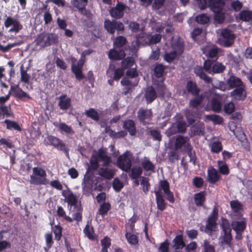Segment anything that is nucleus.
Masks as SVG:
<instances>
[{"mask_svg":"<svg viewBox=\"0 0 252 252\" xmlns=\"http://www.w3.org/2000/svg\"><path fill=\"white\" fill-rule=\"evenodd\" d=\"M127 242L131 245H136L138 242V237L136 235L130 232H126L125 234Z\"/></svg>","mask_w":252,"mask_h":252,"instance_id":"57","label":"nucleus"},{"mask_svg":"<svg viewBox=\"0 0 252 252\" xmlns=\"http://www.w3.org/2000/svg\"><path fill=\"white\" fill-rule=\"evenodd\" d=\"M4 26L6 29L9 28L8 32L17 33L21 31L23 27L20 21L16 18L12 16L5 15Z\"/></svg>","mask_w":252,"mask_h":252,"instance_id":"8","label":"nucleus"},{"mask_svg":"<svg viewBox=\"0 0 252 252\" xmlns=\"http://www.w3.org/2000/svg\"><path fill=\"white\" fill-rule=\"evenodd\" d=\"M6 125V128L9 130H15L18 131H22V128L18 124V123L15 121H11L8 119H5L3 122Z\"/></svg>","mask_w":252,"mask_h":252,"instance_id":"35","label":"nucleus"},{"mask_svg":"<svg viewBox=\"0 0 252 252\" xmlns=\"http://www.w3.org/2000/svg\"><path fill=\"white\" fill-rule=\"evenodd\" d=\"M58 127L62 132L63 131L66 134H73L74 133V131L71 126L66 125L64 123H60L58 125Z\"/></svg>","mask_w":252,"mask_h":252,"instance_id":"48","label":"nucleus"},{"mask_svg":"<svg viewBox=\"0 0 252 252\" xmlns=\"http://www.w3.org/2000/svg\"><path fill=\"white\" fill-rule=\"evenodd\" d=\"M220 227L222 230L223 234L221 237V243L222 245L230 247L232 241L231 228L228 220L224 218H221Z\"/></svg>","mask_w":252,"mask_h":252,"instance_id":"4","label":"nucleus"},{"mask_svg":"<svg viewBox=\"0 0 252 252\" xmlns=\"http://www.w3.org/2000/svg\"><path fill=\"white\" fill-rule=\"evenodd\" d=\"M0 114L3 117H14V113L11 110L10 106L1 105L0 106Z\"/></svg>","mask_w":252,"mask_h":252,"instance_id":"37","label":"nucleus"},{"mask_svg":"<svg viewBox=\"0 0 252 252\" xmlns=\"http://www.w3.org/2000/svg\"><path fill=\"white\" fill-rule=\"evenodd\" d=\"M222 150V145L219 141H214L211 145V151L213 153L218 154Z\"/></svg>","mask_w":252,"mask_h":252,"instance_id":"52","label":"nucleus"},{"mask_svg":"<svg viewBox=\"0 0 252 252\" xmlns=\"http://www.w3.org/2000/svg\"><path fill=\"white\" fill-rule=\"evenodd\" d=\"M112 186L116 191L119 192L123 188L124 184L119 178H116L113 180Z\"/></svg>","mask_w":252,"mask_h":252,"instance_id":"60","label":"nucleus"},{"mask_svg":"<svg viewBox=\"0 0 252 252\" xmlns=\"http://www.w3.org/2000/svg\"><path fill=\"white\" fill-rule=\"evenodd\" d=\"M47 139L49 142L48 145H52L57 150L63 152L67 158H69V148L62 140L53 135H48Z\"/></svg>","mask_w":252,"mask_h":252,"instance_id":"9","label":"nucleus"},{"mask_svg":"<svg viewBox=\"0 0 252 252\" xmlns=\"http://www.w3.org/2000/svg\"><path fill=\"white\" fill-rule=\"evenodd\" d=\"M246 222L244 220L232 221L231 223L232 229L235 232H244L246 228Z\"/></svg>","mask_w":252,"mask_h":252,"instance_id":"33","label":"nucleus"},{"mask_svg":"<svg viewBox=\"0 0 252 252\" xmlns=\"http://www.w3.org/2000/svg\"><path fill=\"white\" fill-rule=\"evenodd\" d=\"M207 118L212 121L215 124H221L223 122V118L220 115L211 114L206 116Z\"/></svg>","mask_w":252,"mask_h":252,"instance_id":"58","label":"nucleus"},{"mask_svg":"<svg viewBox=\"0 0 252 252\" xmlns=\"http://www.w3.org/2000/svg\"><path fill=\"white\" fill-rule=\"evenodd\" d=\"M62 227L60 225H56L52 228V231L55 235V239L59 241L62 237Z\"/></svg>","mask_w":252,"mask_h":252,"instance_id":"55","label":"nucleus"},{"mask_svg":"<svg viewBox=\"0 0 252 252\" xmlns=\"http://www.w3.org/2000/svg\"><path fill=\"white\" fill-rule=\"evenodd\" d=\"M84 233L85 235L90 240H94V237L93 235L94 230L93 226H90L89 224H87L84 229Z\"/></svg>","mask_w":252,"mask_h":252,"instance_id":"56","label":"nucleus"},{"mask_svg":"<svg viewBox=\"0 0 252 252\" xmlns=\"http://www.w3.org/2000/svg\"><path fill=\"white\" fill-rule=\"evenodd\" d=\"M129 7L122 2L118 1L116 6L111 7L109 12L110 15L115 19H120L124 17L125 11Z\"/></svg>","mask_w":252,"mask_h":252,"instance_id":"12","label":"nucleus"},{"mask_svg":"<svg viewBox=\"0 0 252 252\" xmlns=\"http://www.w3.org/2000/svg\"><path fill=\"white\" fill-rule=\"evenodd\" d=\"M21 81L25 84H29L31 76L27 73V70L24 69V66L22 65L20 67Z\"/></svg>","mask_w":252,"mask_h":252,"instance_id":"46","label":"nucleus"},{"mask_svg":"<svg viewBox=\"0 0 252 252\" xmlns=\"http://www.w3.org/2000/svg\"><path fill=\"white\" fill-rule=\"evenodd\" d=\"M239 19L244 22H249L252 20V11L243 10L239 13Z\"/></svg>","mask_w":252,"mask_h":252,"instance_id":"41","label":"nucleus"},{"mask_svg":"<svg viewBox=\"0 0 252 252\" xmlns=\"http://www.w3.org/2000/svg\"><path fill=\"white\" fill-rule=\"evenodd\" d=\"M58 106L60 109L67 110L71 106V98L68 97L66 94L61 95L58 97Z\"/></svg>","mask_w":252,"mask_h":252,"instance_id":"21","label":"nucleus"},{"mask_svg":"<svg viewBox=\"0 0 252 252\" xmlns=\"http://www.w3.org/2000/svg\"><path fill=\"white\" fill-rule=\"evenodd\" d=\"M153 117V112L151 109H143L141 108L137 112V117L139 121L143 125L150 124Z\"/></svg>","mask_w":252,"mask_h":252,"instance_id":"13","label":"nucleus"},{"mask_svg":"<svg viewBox=\"0 0 252 252\" xmlns=\"http://www.w3.org/2000/svg\"><path fill=\"white\" fill-rule=\"evenodd\" d=\"M142 169L141 167L135 166L131 169V173L129 174L132 179H138L142 174Z\"/></svg>","mask_w":252,"mask_h":252,"instance_id":"40","label":"nucleus"},{"mask_svg":"<svg viewBox=\"0 0 252 252\" xmlns=\"http://www.w3.org/2000/svg\"><path fill=\"white\" fill-rule=\"evenodd\" d=\"M193 200L197 206L203 207L206 201V192L205 191H201L199 192L195 193L193 196Z\"/></svg>","mask_w":252,"mask_h":252,"instance_id":"29","label":"nucleus"},{"mask_svg":"<svg viewBox=\"0 0 252 252\" xmlns=\"http://www.w3.org/2000/svg\"><path fill=\"white\" fill-rule=\"evenodd\" d=\"M90 163V165L88 166L85 174V178L88 180L93 177V171L97 170L99 167L98 158L97 155L92 156Z\"/></svg>","mask_w":252,"mask_h":252,"instance_id":"14","label":"nucleus"},{"mask_svg":"<svg viewBox=\"0 0 252 252\" xmlns=\"http://www.w3.org/2000/svg\"><path fill=\"white\" fill-rule=\"evenodd\" d=\"M65 199L67 204L70 206H73L74 208L81 206L80 203H77V198L72 192L69 193Z\"/></svg>","mask_w":252,"mask_h":252,"instance_id":"34","label":"nucleus"},{"mask_svg":"<svg viewBox=\"0 0 252 252\" xmlns=\"http://www.w3.org/2000/svg\"><path fill=\"white\" fill-rule=\"evenodd\" d=\"M150 135L152 137L153 140L160 141L162 140V135L160 131L157 129H152L149 131Z\"/></svg>","mask_w":252,"mask_h":252,"instance_id":"59","label":"nucleus"},{"mask_svg":"<svg viewBox=\"0 0 252 252\" xmlns=\"http://www.w3.org/2000/svg\"><path fill=\"white\" fill-rule=\"evenodd\" d=\"M209 17L205 14H201L195 17V21L199 24H205L209 22Z\"/></svg>","mask_w":252,"mask_h":252,"instance_id":"61","label":"nucleus"},{"mask_svg":"<svg viewBox=\"0 0 252 252\" xmlns=\"http://www.w3.org/2000/svg\"><path fill=\"white\" fill-rule=\"evenodd\" d=\"M224 2L222 0H209V7L215 13V21L218 24L224 22L225 16L222 12Z\"/></svg>","mask_w":252,"mask_h":252,"instance_id":"2","label":"nucleus"},{"mask_svg":"<svg viewBox=\"0 0 252 252\" xmlns=\"http://www.w3.org/2000/svg\"><path fill=\"white\" fill-rule=\"evenodd\" d=\"M126 56L125 52L123 49L117 50L115 49H110L108 53V57L112 60H122Z\"/></svg>","mask_w":252,"mask_h":252,"instance_id":"24","label":"nucleus"},{"mask_svg":"<svg viewBox=\"0 0 252 252\" xmlns=\"http://www.w3.org/2000/svg\"><path fill=\"white\" fill-rule=\"evenodd\" d=\"M144 96L147 104L151 103L157 98V93L153 86H149L147 88Z\"/></svg>","mask_w":252,"mask_h":252,"instance_id":"22","label":"nucleus"},{"mask_svg":"<svg viewBox=\"0 0 252 252\" xmlns=\"http://www.w3.org/2000/svg\"><path fill=\"white\" fill-rule=\"evenodd\" d=\"M220 176L216 169L213 167L211 169H208L207 178L210 183L215 184L220 179Z\"/></svg>","mask_w":252,"mask_h":252,"instance_id":"28","label":"nucleus"},{"mask_svg":"<svg viewBox=\"0 0 252 252\" xmlns=\"http://www.w3.org/2000/svg\"><path fill=\"white\" fill-rule=\"evenodd\" d=\"M172 243V248L176 251L178 250H182L185 247L186 243L183 234L176 235L173 240Z\"/></svg>","mask_w":252,"mask_h":252,"instance_id":"23","label":"nucleus"},{"mask_svg":"<svg viewBox=\"0 0 252 252\" xmlns=\"http://www.w3.org/2000/svg\"><path fill=\"white\" fill-rule=\"evenodd\" d=\"M218 219V211L216 208H214L208 216L206 220V225L204 228V232L212 234V233L216 231L217 229V221Z\"/></svg>","mask_w":252,"mask_h":252,"instance_id":"7","label":"nucleus"},{"mask_svg":"<svg viewBox=\"0 0 252 252\" xmlns=\"http://www.w3.org/2000/svg\"><path fill=\"white\" fill-rule=\"evenodd\" d=\"M212 109L216 112H220L221 109V103L217 97H213L210 101Z\"/></svg>","mask_w":252,"mask_h":252,"instance_id":"43","label":"nucleus"},{"mask_svg":"<svg viewBox=\"0 0 252 252\" xmlns=\"http://www.w3.org/2000/svg\"><path fill=\"white\" fill-rule=\"evenodd\" d=\"M217 163L220 173L222 175H227L229 173L228 166L224 160H218Z\"/></svg>","mask_w":252,"mask_h":252,"instance_id":"36","label":"nucleus"},{"mask_svg":"<svg viewBox=\"0 0 252 252\" xmlns=\"http://www.w3.org/2000/svg\"><path fill=\"white\" fill-rule=\"evenodd\" d=\"M157 208L160 211H164L166 208V203L160 190L155 191Z\"/></svg>","mask_w":252,"mask_h":252,"instance_id":"25","label":"nucleus"},{"mask_svg":"<svg viewBox=\"0 0 252 252\" xmlns=\"http://www.w3.org/2000/svg\"><path fill=\"white\" fill-rule=\"evenodd\" d=\"M85 177L84 179V182L82 184L83 194L89 195L93 191V186L89 182L85 181Z\"/></svg>","mask_w":252,"mask_h":252,"instance_id":"49","label":"nucleus"},{"mask_svg":"<svg viewBox=\"0 0 252 252\" xmlns=\"http://www.w3.org/2000/svg\"><path fill=\"white\" fill-rule=\"evenodd\" d=\"M58 42L59 37L57 34L46 32H43L37 34L33 41L35 46H39L40 49L52 45H56Z\"/></svg>","mask_w":252,"mask_h":252,"instance_id":"1","label":"nucleus"},{"mask_svg":"<svg viewBox=\"0 0 252 252\" xmlns=\"http://www.w3.org/2000/svg\"><path fill=\"white\" fill-rule=\"evenodd\" d=\"M134 63V60L132 57H127L121 62V68L125 69L131 68Z\"/></svg>","mask_w":252,"mask_h":252,"instance_id":"44","label":"nucleus"},{"mask_svg":"<svg viewBox=\"0 0 252 252\" xmlns=\"http://www.w3.org/2000/svg\"><path fill=\"white\" fill-rule=\"evenodd\" d=\"M225 68V66L222 63L217 62L214 63L212 66L211 74L221 73L224 71Z\"/></svg>","mask_w":252,"mask_h":252,"instance_id":"38","label":"nucleus"},{"mask_svg":"<svg viewBox=\"0 0 252 252\" xmlns=\"http://www.w3.org/2000/svg\"><path fill=\"white\" fill-rule=\"evenodd\" d=\"M111 206L109 202H103L100 206L98 209V214L103 216L107 214L108 211L111 209Z\"/></svg>","mask_w":252,"mask_h":252,"instance_id":"51","label":"nucleus"},{"mask_svg":"<svg viewBox=\"0 0 252 252\" xmlns=\"http://www.w3.org/2000/svg\"><path fill=\"white\" fill-rule=\"evenodd\" d=\"M85 114L87 117L90 118L95 121H98L100 119V116L98 113L93 108L86 110Z\"/></svg>","mask_w":252,"mask_h":252,"instance_id":"39","label":"nucleus"},{"mask_svg":"<svg viewBox=\"0 0 252 252\" xmlns=\"http://www.w3.org/2000/svg\"><path fill=\"white\" fill-rule=\"evenodd\" d=\"M235 38V34L230 30L223 29L219 39V44L224 47H229L233 44Z\"/></svg>","mask_w":252,"mask_h":252,"instance_id":"10","label":"nucleus"},{"mask_svg":"<svg viewBox=\"0 0 252 252\" xmlns=\"http://www.w3.org/2000/svg\"><path fill=\"white\" fill-rule=\"evenodd\" d=\"M123 128L128 132L131 136H134L136 133L135 122L132 120H126L123 122Z\"/></svg>","mask_w":252,"mask_h":252,"instance_id":"19","label":"nucleus"},{"mask_svg":"<svg viewBox=\"0 0 252 252\" xmlns=\"http://www.w3.org/2000/svg\"><path fill=\"white\" fill-rule=\"evenodd\" d=\"M173 48L177 54H181L184 51V46L182 42L177 41L173 44Z\"/></svg>","mask_w":252,"mask_h":252,"instance_id":"63","label":"nucleus"},{"mask_svg":"<svg viewBox=\"0 0 252 252\" xmlns=\"http://www.w3.org/2000/svg\"><path fill=\"white\" fill-rule=\"evenodd\" d=\"M231 96L234 99L239 101L244 100L247 97L246 86L245 84L235 88L230 92Z\"/></svg>","mask_w":252,"mask_h":252,"instance_id":"15","label":"nucleus"},{"mask_svg":"<svg viewBox=\"0 0 252 252\" xmlns=\"http://www.w3.org/2000/svg\"><path fill=\"white\" fill-rule=\"evenodd\" d=\"M194 96L195 97L190 100L189 106L193 108H197L202 103L204 96L202 94Z\"/></svg>","mask_w":252,"mask_h":252,"instance_id":"31","label":"nucleus"},{"mask_svg":"<svg viewBox=\"0 0 252 252\" xmlns=\"http://www.w3.org/2000/svg\"><path fill=\"white\" fill-rule=\"evenodd\" d=\"M150 34H147L145 32H141L138 34L136 36V40L134 41L135 44L137 46L143 45H150L148 42V40L150 38Z\"/></svg>","mask_w":252,"mask_h":252,"instance_id":"26","label":"nucleus"},{"mask_svg":"<svg viewBox=\"0 0 252 252\" xmlns=\"http://www.w3.org/2000/svg\"><path fill=\"white\" fill-rule=\"evenodd\" d=\"M191 132L192 136L203 135L204 133V127L200 125H193L191 128Z\"/></svg>","mask_w":252,"mask_h":252,"instance_id":"47","label":"nucleus"},{"mask_svg":"<svg viewBox=\"0 0 252 252\" xmlns=\"http://www.w3.org/2000/svg\"><path fill=\"white\" fill-rule=\"evenodd\" d=\"M32 170L34 175H31L30 183L35 185H46V173L45 170L38 167H33Z\"/></svg>","mask_w":252,"mask_h":252,"instance_id":"6","label":"nucleus"},{"mask_svg":"<svg viewBox=\"0 0 252 252\" xmlns=\"http://www.w3.org/2000/svg\"><path fill=\"white\" fill-rule=\"evenodd\" d=\"M141 178V185L142 186L143 192L146 194L148 193L151 186L149 179L148 177H142Z\"/></svg>","mask_w":252,"mask_h":252,"instance_id":"53","label":"nucleus"},{"mask_svg":"<svg viewBox=\"0 0 252 252\" xmlns=\"http://www.w3.org/2000/svg\"><path fill=\"white\" fill-rule=\"evenodd\" d=\"M186 89L189 94H190L192 95H197L200 92V89L196 83L191 80L187 82Z\"/></svg>","mask_w":252,"mask_h":252,"instance_id":"27","label":"nucleus"},{"mask_svg":"<svg viewBox=\"0 0 252 252\" xmlns=\"http://www.w3.org/2000/svg\"><path fill=\"white\" fill-rule=\"evenodd\" d=\"M96 155L98 159H100L103 162V166H107L111 163V158L107 155V152L105 149L103 148L99 149Z\"/></svg>","mask_w":252,"mask_h":252,"instance_id":"16","label":"nucleus"},{"mask_svg":"<svg viewBox=\"0 0 252 252\" xmlns=\"http://www.w3.org/2000/svg\"><path fill=\"white\" fill-rule=\"evenodd\" d=\"M141 165L145 171L155 172V166L149 159H144L142 161Z\"/></svg>","mask_w":252,"mask_h":252,"instance_id":"50","label":"nucleus"},{"mask_svg":"<svg viewBox=\"0 0 252 252\" xmlns=\"http://www.w3.org/2000/svg\"><path fill=\"white\" fill-rule=\"evenodd\" d=\"M205 70L202 66H196L194 68V73L206 84L212 83V78L208 76L205 72Z\"/></svg>","mask_w":252,"mask_h":252,"instance_id":"18","label":"nucleus"},{"mask_svg":"<svg viewBox=\"0 0 252 252\" xmlns=\"http://www.w3.org/2000/svg\"><path fill=\"white\" fill-rule=\"evenodd\" d=\"M86 54L85 52L82 53L80 59L78 60L77 64H71V71L75 75L76 78L80 81L85 78V76L82 72L83 66L85 63Z\"/></svg>","mask_w":252,"mask_h":252,"instance_id":"11","label":"nucleus"},{"mask_svg":"<svg viewBox=\"0 0 252 252\" xmlns=\"http://www.w3.org/2000/svg\"><path fill=\"white\" fill-rule=\"evenodd\" d=\"M185 151L189 157V162H192L194 165H195L196 157L190 143H187L185 145Z\"/></svg>","mask_w":252,"mask_h":252,"instance_id":"32","label":"nucleus"},{"mask_svg":"<svg viewBox=\"0 0 252 252\" xmlns=\"http://www.w3.org/2000/svg\"><path fill=\"white\" fill-rule=\"evenodd\" d=\"M98 173L101 177L107 180H111L115 175V170L112 168L104 166L99 168Z\"/></svg>","mask_w":252,"mask_h":252,"instance_id":"20","label":"nucleus"},{"mask_svg":"<svg viewBox=\"0 0 252 252\" xmlns=\"http://www.w3.org/2000/svg\"><path fill=\"white\" fill-rule=\"evenodd\" d=\"M165 68L161 64H158L154 69V74L157 78L161 77L164 72Z\"/></svg>","mask_w":252,"mask_h":252,"instance_id":"54","label":"nucleus"},{"mask_svg":"<svg viewBox=\"0 0 252 252\" xmlns=\"http://www.w3.org/2000/svg\"><path fill=\"white\" fill-rule=\"evenodd\" d=\"M204 252H215V247L206 239L203 241Z\"/></svg>","mask_w":252,"mask_h":252,"instance_id":"64","label":"nucleus"},{"mask_svg":"<svg viewBox=\"0 0 252 252\" xmlns=\"http://www.w3.org/2000/svg\"><path fill=\"white\" fill-rule=\"evenodd\" d=\"M132 155L131 152L126 151L117 158V166L124 171L129 172L132 166Z\"/></svg>","mask_w":252,"mask_h":252,"instance_id":"5","label":"nucleus"},{"mask_svg":"<svg viewBox=\"0 0 252 252\" xmlns=\"http://www.w3.org/2000/svg\"><path fill=\"white\" fill-rule=\"evenodd\" d=\"M127 42L126 38L123 36H118L115 38L113 45L115 48H121Z\"/></svg>","mask_w":252,"mask_h":252,"instance_id":"45","label":"nucleus"},{"mask_svg":"<svg viewBox=\"0 0 252 252\" xmlns=\"http://www.w3.org/2000/svg\"><path fill=\"white\" fill-rule=\"evenodd\" d=\"M161 35L159 33H157L154 35H150V38L148 42L151 45H154L159 43L161 39Z\"/></svg>","mask_w":252,"mask_h":252,"instance_id":"62","label":"nucleus"},{"mask_svg":"<svg viewBox=\"0 0 252 252\" xmlns=\"http://www.w3.org/2000/svg\"><path fill=\"white\" fill-rule=\"evenodd\" d=\"M14 95L17 98L20 99L23 101L25 100V98L28 99H31V97L30 95L24 92L21 88H18V90L14 91Z\"/></svg>","mask_w":252,"mask_h":252,"instance_id":"42","label":"nucleus"},{"mask_svg":"<svg viewBox=\"0 0 252 252\" xmlns=\"http://www.w3.org/2000/svg\"><path fill=\"white\" fill-rule=\"evenodd\" d=\"M189 143V139L188 137L182 135H178L175 139V148L176 150L181 149L183 146L185 148V145Z\"/></svg>","mask_w":252,"mask_h":252,"instance_id":"30","label":"nucleus"},{"mask_svg":"<svg viewBox=\"0 0 252 252\" xmlns=\"http://www.w3.org/2000/svg\"><path fill=\"white\" fill-rule=\"evenodd\" d=\"M226 84L228 86V90H230L238 88L245 84L240 78L231 75L226 80Z\"/></svg>","mask_w":252,"mask_h":252,"instance_id":"17","label":"nucleus"},{"mask_svg":"<svg viewBox=\"0 0 252 252\" xmlns=\"http://www.w3.org/2000/svg\"><path fill=\"white\" fill-rule=\"evenodd\" d=\"M104 27L108 33L113 35L115 32H117V34H121L125 31L124 24L116 19H106L104 22Z\"/></svg>","mask_w":252,"mask_h":252,"instance_id":"3","label":"nucleus"}]
</instances>
